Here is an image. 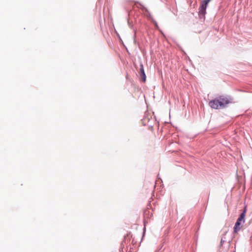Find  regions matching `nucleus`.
Masks as SVG:
<instances>
[{
    "mask_svg": "<svg viewBox=\"0 0 252 252\" xmlns=\"http://www.w3.org/2000/svg\"><path fill=\"white\" fill-rule=\"evenodd\" d=\"M231 99L224 96H220L209 101V106L213 109L223 108L231 102Z\"/></svg>",
    "mask_w": 252,
    "mask_h": 252,
    "instance_id": "nucleus-1",
    "label": "nucleus"
},
{
    "mask_svg": "<svg viewBox=\"0 0 252 252\" xmlns=\"http://www.w3.org/2000/svg\"><path fill=\"white\" fill-rule=\"evenodd\" d=\"M246 210L245 209L243 212L241 214L240 217L237 220L236 222L234 227V232L235 233H237L239 231L242 227L243 224L245 222V217L246 215Z\"/></svg>",
    "mask_w": 252,
    "mask_h": 252,
    "instance_id": "nucleus-2",
    "label": "nucleus"
},
{
    "mask_svg": "<svg viewBox=\"0 0 252 252\" xmlns=\"http://www.w3.org/2000/svg\"><path fill=\"white\" fill-rule=\"evenodd\" d=\"M140 75L142 77V81L143 82H145L146 79V76L145 73L144 66L142 63H141L140 65Z\"/></svg>",
    "mask_w": 252,
    "mask_h": 252,
    "instance_id": "nucleus-3",
    "label": "nucleus"
},
{
    "mask_svg": "<svg viewBox=\"0 0 252 252\" xmlns=\"http://www.w3.org/2000/svg\"><path fill=\"white\" fill-rule=\"evenodd\" d=\"M227 233V232H225L221 237V241H220V244L221 245H222L224 242L227 241V239L226 238Z\"/></svg>",
    "mask_w": 252,
    "mask_h": 252,
    "instance_id": "nucleus-4",
    "label": "nucleus"
},
{
    "mask_svg": "<svg viewBox=\"0 0 252 252\" xmlns=\"http://www.w3.org/2000/svg\"><path fill=\"white\" fill-rule=\"evenodd\" d=\"M157 30H159V31H160V30H159L158 28H157Z\"/></svg>",
    "mask_w": 252,
    "mask_h": 252,
    "instance_id": "nucleus-5",
    "label": "nucleus"
}]
</instances>
